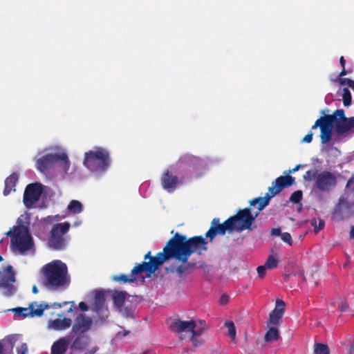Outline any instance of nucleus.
Returning a JSON list of instances; mask_svg holds the SVG:
<instances>
[{"mask_svg":"<svg viewBox=\"0 0 354 354\" xmlns=\"http://www.w3.org/2000/svg\"><path fill=\"white\" fill-rule=\"evenodd\" d=\"M207 241L202 236L187 238L185 235L176 232L167 241L162 252L153 257L149 251L145 255L144 259L149 261L137 264L131 270V274L138 275L147 272L149 277L166 261L174 259L181 263L175 270L177 274L181 277L190 272L196 266V263L188 261L190 256L194 253L201 255L203 252L207 250Z\"/></svg>","mask_w":354,"mask_h":354,"instance_id":"1","label":"nucleus"},{"mask_svg":"<svg viewBox=\"0 0 354 354\" xmlns=\"http://www.w3.org/2000/svg\"><path fill=\"white\" fill-rule=\"evenodd\" d=\"M317 127L321 131L322 143L327 144L331 140L333 128L338 134L354 131V117L347 118L343 109H337L333 114L325 115L317 119L311 129L314 130Z\"/></svg>","mask_w":354,"mask_h":354,"instance_id":"2","label":"nucleus"},{"mask_svg":"<svg viewBox=\"0 0 354 354\" xmlns=\"http://www.w3.org/2000/svg\"><path fill=\"white\" fill-rule=\"evenodd\" d=\"M71 282L66 265L54 260L42 268V285L48 290L56 291L67 287Z\"/></svg>","mask_w":354,"mask_h":354,"instance_id":"3","label":"nucleus"},{"mask_svg":"<svg viewBox=\"0 0 354 354\" xmlns=\"http://www.w3.org/2000/svg\"><path fill=\"white\" fill-rule=\"evenodd\" d=\"M261 203L258 198H253L250 201V207L239 209L236 215L228 218L234 230L237 232L251 230L256 218L263 209L260 208Z\"/></svg>","mask_w":354,"mask_h":354,"instance_id":"4","label":"nucleus"},{"mask_svg":"<svg viewBox=\"0 0 354 354\" xmlns=\"http://www.w3.org/2000/svg\"><path fill=\"white\" fill-rule=\"evenodd\" d=\"M84 165L92 173L101 175L111 165L110 153L102 147H95L84 153Z\"/></svg>","mask_w":354,"mask_h":354,"instance_id":"5","label":"nucleus"},{"mask_svg":"<svg viewBox=\"0 0 354 354\" xmlns=\"http://www.w3.org/2000/svg\"><path fill=\"white\" fill-rule=\"evenodd\" d=\"M303 178L306 181L313 180V189L324 193L331 191L337 183L336 176L332 172L323 171L318 173L315 169L307 171Z\"/></svg>","mask_w":354,"mask_h":354,"instance_id":"6","label":"nucleus"},{"mask_svg":"<svg viewBox=\"0 0 354 354\" xmlns=\"http://www.w3.org/2000/svg\"><path fill=\"white\" fill-rule=\"evenodd\" d=\"M6 235L11 236L12 249L21 254L32 250L34 247V242L27 226L17 225L14 227L13 232L10 230Z\"/></svg>","mask_w":354,"mask_h":354,"instance_id":"7","label":"nucleus"},{"mask_svg":"<svg viewBox=\"0 0 354 354\" xmlns=\"http://www.w3.org/2000/svg\"><path fill=\"white\" fill-rule=\"evenodd\" d=\"M71 224L68 222L60 223L54 225L50 230L48 239V246L55 250H64L69 239L68 232Z\"/></svg>","mask_w":354,"mask_h":354,"instance_id":"8","label":"nucleus"},{"mask_svg":"<svg viewBox=\"0 0 354 354\" xmlns=\"http://www.w3.org/2000/svg\"><path fill=\"white\" fill-rule=\"evenodd\" d=\"M295 183V178L292 176H281L272 182V186L268 187V193L264 197H258L261 201V209H264L268 204L271 198L279 194L285 187H288Z\"/></svg>","mask_w":354,"mask_h":354,"instance_id":"9","label":"nucleus"},{"mask_svg":"<svg viewBox=\"0 0 354 354\" xmlns=\"http://www.w3.org/2000/svg\"><path fill=\"white\" fill-rule=\"evenodd\" d=\"M16 273L11 265L0 268V292L6 297L13 296L17 290Z\"/></svg>","mask_w":354,"mask_h":354,"instance_id":"10","label":"nucleus"},{"mask_svg":"<svg viewBox=\"0 0 354 354\" xmlns=\"http://www.w3.org/2000/svg\"><path fill=\"white\" fill-rule=\"evenodd\" d=\"M62 161L66 171L69 168L70 163L66 153H48L39 158L36 162L37 169L41 173H46L56 162Z\"/></svg>","mask_w":354,"mask_h":354,"instance_id":"11","label":"nucleus"},{"mask_svg":"<svg viewBox=\"0 0 354 354\" xmlns=\"http://www.w3.org/2000/svg\"><path fill=\"white\" fill-rule=\"evenodd\" d=\"M176 165L180 168L187 169L189 172L197 174L204 168L205 162L198 157L185 154L178 159Z\"/></svg>","mask_w":354,"mask_h":354,"instance_id":"12","label":"nucleus"},{"mask_svg":"<svg viewBox=\"0 0 354 354\" xmlns=\"http://www.w3.org/2000/svg\"><path fill=\"white\" fill-rule=\"evenodd\" d=\"M43 192L42 185L39 183H35L28 185L24 193V204L30 209L37 202Z\"/></svg>","mask_w":354,"mask_h":354,"instance_id":"13","label":"nucleus"},{"mask_svg":"<svg viewBox=\"0 0 354 354\" xmlns=\"http://www.w3.org/2000/svg\"><path fill=\"white\" fill-rule=\"evenodd\" d=\"M50 306L44 302L37 305V302H32L28 308H15L12 309L17 315L20 317H41L46 309L50 308Z\"/></svg>","mask_w":354,"mask_h":354,"instance_id":"14","label":"nucleus"},{"mask_svg":"<svg viewBox=\"0 0 354 354\" xmlns=\"http://www.w3.org/2000/svg\"><path fill=\"white\" fill-rule=\"evenodd\" d=\"M234 231L231 223L227 218L223 223H220L218 218H214L211 222V227L209 230L205 233V236L212 241L216 235H224L226 231Z\"/></svg>","mask_w":354,"mask_h":354,"instance_id":"15","label":"nucleus"},{"mask_svg":"<svg viewBox=\"0 0 354 354\" xmlns=\"http://www.w3.org/2000/svg\"><path fill=\"white\" fill-rule=\"evenodd\" d=\"M93 324L91 318L84 314H80L75 319L72 326V333L75 334H83L88 332Z\"/></svg>","mask_w":354,"mask_h":354,"instance_id":"16","label":"nucleus"},{"mask_svg":"<svg viewBox=\"0 0 354 354\" xmlns=\"http://www.w3.org/2000/svg\"><path fill=\"white\" fill-rule=\"evenodd\" d=\"M161 185L164 189L168 192H174L181 183L179 178L173 174L169 169L165 170L161 176Z\"/></svg>","mask_w":354,"mask_h":354,"instance_id":"17","label":"nucleus"},{"mask_svg":"<svg viewBox=\"0 0 354 354\" xmlns=\"http://www.w3.org/2000/svg\"><path fill=\"white\" fill-rule=\"evenodd\" d=\"M196 328V323L194 321H181L175 319L170 324V329L175 333H181L183 332L192 333L193 336V330Z\"/></svg>","mask_w":354,"mask_h":354,"instance_id":"18","label":"nucleus"},{"mask_svg":"<svg viewBox=\"0 0 354 354\" xmlns=\"http://www.w3.org/2000/svg\"><path fill=\"white\" fill-rule=\"evenodd\" d=\"M351 208L350 203L345 198L340 197L334 209L333 217L337 221L344 220L345 217L348 216Z\"/></svg>","mask_w":354,"mask_h":354,"instance_id":"19","label":"nucleus"},{"mask_svg":"<svg viewBox=\"0 0 354 354\" xmlns=\"http://www.w3.org/2000/svg\"><path fill=\"white\" fill-rule=\"evenodd\" d=\"M17 340L16 335H10L0 340V354H12Z\"/></svg>","mask_w":354,"mask_h":354,"instance_id":"20","label":"nucleus"},{"mask_svg":"<svg viewBox=\"0 0 354 354\" xmlns=\"http://www.w3.org/2000/svg\"><path fill=\"white\" fill-rule=\"evenodd\" d=\"M70 344L68 337H64L56 340L50 348V354H65Z\"/></svg>","mask_w":354,"mask_h":354,"instance_id":"21","label":"nucleus"},{"mask_svg":"<svg viewBox=\"0 0 354 354\" xmlns=\"http://www.w3.org/2000/svg\"><path fill=\"white\" fill-rule=\"evenodd\" d=\"M105 304V295L103 291L98 290L95 293L94 302L93 304V310L97 313H102L104 310Z\"/></svg>","mask_w":354,"mask_h":354,"instance_id":"22","label":"nucleus"},{"mask_svg":"<svg viewBox=\"0 0 354 354\" xmlns=\"http://www.w3.org/2000/svg\"><path fill=\"white\" fill-rule=\"evenodd\" d=\"M72 324L71 318L64 317L50 321V326L55 330H64L70 328Z\"/></svg>","mask_w":354,"mask_h":354,"instance_id":"23","label":"nucleus"},{"mask_svg":"<svg viewBox=\"0 0 354 354\" xmlns=\"http://www.w3.org/2000/svg\"><path fill=\"white\" fill-rule=\"evenodd\" d=\"M18 174L12 173L5 180V187L3 189V195L8 196L12 191H15V186L18 181Z\"/></svg>","mask_w":354,"mask_h":354,"instance_id":"24","label":"nucleus"},{"mask_svg":"<svg viewBox=\"0 0 354 354\" xmlns=\"http://www.w3.org/2000/svg\"><path fill=\"white\" fill-rule=\"evenodd\" d=\"M90 339L88 336L78 335L73 341L71 348L78 351H84L89 344Z\"/></svg>","mask_w":354,"mask_h":354,"instance_id":"25","label":"nucleus"},{"mask_svg":"<svg viewBox=\"0 0 354 354\" xmlns=\"http://www.w3.org/2000/svg\"><path fill=\"white\" fill-rule=\"evenodd\" d=\"M280 337L279 330L276 326H271L266 333L264 341L266 342H272L277 341Z\"/></svg>","mask_w":354,"mask_h":354,"instance_id":"26","label":"nucleus"},{"mask_svg":"<svg viewBox=\"0 0 354 354\" xmlns=\"http://www.w3.org/2000/svg\"><path fill=\"white\" fill-rule=\"evenodd\" d=\"M207 329L205 320H199L196 328L193 330V336L191 337V341H196V337L201 336Z\"/></svg>","mask_w":354,"mask_h":354,"instance_id":"27","label":"nucleus"},{"mask_svg":"<svg viewBox=\"0 0 354 354\" xmlns=\"http://www.w3.org/2000/svg\"><path fill=\"white\" fill-rule=\"evenodd\" d=\"M283 314L272 310L269 315V319L267 322V325H273V326L277 327L280 324V322L282 319Z\"/></svg>","mask_w":354,"mask_h":354,"instance_id":"28","label":"nucleus"},{"mask_svg":"<svg viewBox=\"0 0 354 354\" xmlns=\"http://www.w3.org/2000/svg\"><path fill=\"white\" fill-rule=\"evenodd\" d=\"M67 209L71 213L77 214L83 211V205L79 201L72 200L68 205Z\"/></svg>","mask_w":354,"mask_h":354,"instance_id":"29","label":"nucleus"},{"mask_svg":"<svg viewBox=\"0 0 354 354\" xmlns=\"http://www.w3.org/2000/svg\"><path fill=\"white\" fill-rule=\"evenodd\" d=\"M113 280L118 282H121L122 283H125L127 282L133 283L137 280V277L136 275H133L131 273L130 277L127 274H121L119 275L114 276L113 277Z\"/></svg>","mask_w":354,"mask_h":354,"instance_id":"30","label":"nucleus"},{"mask_svg":"<svg viewBox=\"0 0 354 354\" xmlns=\"http://www.w3.org/2000/svg\"><path fill=\"white\" fill-rule=\"evenodd\" d=\"M126 297V292H115L113 297L114 305L118 308L122 307L124 303Z\"/></svg>","mask_w":354,"mask_h":354,"instance_id":"31","label":"nucleus"},{"mask_svg":"<svg viewBox=\"0 0 354 354\" xmlns=\"http://www.w3.org/2000/svg\"><path fill=\"white\" fill-rule=\"evenodd\" d=\"M315 354H330L329 348L326 344L316 343L314 346Z\"/></svg>","mask_w":354,"mask_h":354,"instance_id":"32","label":"nucleus"},{"mask_svg":"<svg viewBox=\"0 0 354 354\" xmlns=\"http://www.w3.org/2000/svg\"><path fill=\"white\" fill-rule=\"evenodd\" d=\"M225 326L228 329V335L232 340L236 337V328L232 321H226L225 322Z\"/></svg>","mask_w":354,"mask_h":354,"instance_id":"33","label":"nucleus"},{"mask_svg":"<svg viewBox=\"0 0 354 354\" xmlns=\"http://www.w3.org/2000/svg\"><path fill=\"white\" fill-rule=\"evenodd\" d=\"M342 100L343 104L345 106H348L351 105L352 97L350 91L347 88H344L343 89Z\"/></svg>","mask_w":354,"mask_h":354,"instance_id":"34","label":"nucleus"},{"mask_svg":"<svg viewBox=\"0 0 354 354\" xmlns=\"http://www.w3.org/2000/svg\"><path fill=\"white\" fill-rule=\"evenodd\" d=\"M279 264V261L272 255H270L265 263V266L268 269H272L277 268Z\"/></svg>","mask_w":354,"mask_h":354,"instance_id":"35","label":"nucleus"},{"mask_svg":"<svg viewBox=\"0 0 354 354\" xmlns=\"http://www.w3.org/2000/svg\"><path fill=\"white\" fill-rule=\"evenodd\" d=\"M303 193L301 190H297L294 192L290 197V201L293 203H299L302 199Z\"/></svg>","mask_w":354,"mask_h":354,"instance_id":"36","label":"nucleus"},{"mask_svg":"<svg viewBox=\"0 0 354 354\" xmlns=\"http://www.w3.org/2000/svg\"><path fill=\"white\" fill-rule=\"evenodd\" d=\"M285 306H286L285 302L283 300L277 299L276 301L275 308L273 310L283 315L284 310H285Z\"/></svg>","mask_w":354,"mask_h":354,"instance_id":"37","label":"nucleus"},{"mask_svg":"<svg viewBox=\"0 0 354 354\" xmlns=\"http://www.w3.org/2000/svg\"><path fill=\"white\" fill-rule=\"evenodd\" d=\"M68 304H71V306L67 310V313H72L73 311V308H75V302L74 301H64L63 303L55 302L52 306H57L58 308L62 307V306L67 305Z\"/></svg>","mask_w":354,"mask_h":354,"instance_id":"38","label":"nucleus"},{"mask_svg":"<svg viewBox=\"0 0 354 354\" xmlns=\"http://www.w3.org/2000/svg\"><path fill=\"white\" fill-rule=\"evenodd\" d=\"M339 83L342 85L346 84L354 91V80L349 78H340Z\"/></svg>","mask_w":354,"mask_h":354,"instance_id":"39","label":"nucleus"},{"mask_svg":"<svg viewBox=\"0 0 354 354\" xmlns=\"http://www.w3.org/2000/svg\"><path fill=\"white\" fill-rule=\"evenodd\" d=\"M281 239L283 242L289 244L290 245H292V236L290 233H288V232L282 233L281 234Z\"/></svg>","mask_w":354,"mask_h":354,"instance_id":"40","label":"nucleus"},{"mask_svg":"<svg viewBox=\"0 0 354 354\" xmlns=\"http://www.w3.org/2000/svg\"><path fill=\"white\" fill-rule=\"evenodd\" d=\"M324 221L322 219L319 221V225L317 226V221L315 219L313 220L311 222V225L314 226L315 230L317 232L318 231L322 230L324 227Z\"/></svg>","mask_w":354,"mask_h":354,"instance_id":"41","label":"nucleus"},{"mask_svg":"<svg viewBox=\"0 0 354 354\" xmlns=\"http://www.w3.org/2000/svg\"><path fill=\"white\" fill-rule=\"evenodd\" d=\"M337 308L341 312H346L349 310V306L346 301L340 300L337 302Z\"/></svg>","mask_w":354,"mask_h":354,"instance_id":"42","label":"nucleus"},{"mask_svg":"<svg viewBox=\"0 0 354 354\" xmlns=\"http://www.w3.org/2000/svg\"><path fill=\"white\" fill-rule=\"evenodd\" d=\"M28 351V349L26 343H21V345L17 348V354H27Z\"/></svg>","mask_w":354,"mask_h":354,"instance_id":"43","label":"nucleus"},{"mask_svg":"<svg viewBox=\"0 0 354 354\" xmlns=\"http://www.w3.org/2000/svg\"><path fill=\"white\" fill-rule=\"evenodd\" d=\"M268 268L266 267L265 265L263 266H258L257 268V273H258V275L260 278H263L265 277L266 274V270Z\"/></svg>","mask_w":354,"mask_h":354,"instance_id":"44","label":"nucleus"},{"mask_svg":"<svg viewBox=\"0 0 354 354\" xmlns=\"http://www.w3.org/2000/svg\"><path fill=\"white\" fill-rule=\"evenodd\" d=\"M346 188L351 189L353 192H354V174L348 180L346 185Z\"/></svg>","mask_w":354,"mask_h":354,"instance_id":"45","label":"nucleus"},{"mask_svg":"<svg viewBox=\"0 0 354 354\" xmlns=\"http://www.w3.org/2000/svg\"><path fill=\"white\" fill-rule=\"evenodd\" d=\"M312 140H313V133L311 131L309 132L307 135H306L302 140V141L304 142H306V143H310L312 142Z\"/></svg>","mask_w":354,"mask_h":354,"instance_id":"46","label":"nucleus"},{"mask_svg":"<svg viewBox=\"0 0 354 354\" xmlns=\"http://www.w3.org/2000/svg\"><path fill=\"white\" fill-rule=\"evenodd\" d=\"M229 301V296L227 295H222L220 298V303L222 305L227 304Z\"/></svg>","mask_w":354,"mask_h":354,"instance_id":"47","label":"nucleus"},{"mask_svg":"<svg viewBox=\"0 0 354 354\" xmlns=\"http://www.w3.org/2000/svg\"><path fill=\"white\" fill-rule=\"evenodd\" d=\"M78 306L80 309L82 311H87L88 310L87 304L84 301L80 302Z\"/></svg>","mask_w":354,"mask_h":354,"instance_id":"48","label":"nucleus"},{"mask_svg":"<svg viewBox=\"0 0 354 354\" xmlns=\"http://www.w3.org/2000/svg\"><path fill=\"white\" fill-rule=\"evenodd\" d=\"M281 234L280 228H272L271 230V235L272 236H281Z\"/></svg>","mask_w":354,"mask_h":354,"instance_id":"49","label":"nucleus"},{"mask_svg":"<svg viewBox=\"0 0 354 354\" xmlns=\"http://www.w3.org/2000/svg\"><path fill=\"white\" fill-rule=\"evenodd\" d=\"M303 165H297L292 169L289 170L288 174H292L297 171Z\"/></svg>","mask_w":354,"mask_h":354,"instance_id":"50","label":"nucleus"},{"mask_svg":"<svg viewBox=\"0 0 354 354\" xmlns=\"http://www.w3.org/2000/svg\"><path fill=\"white\" fill-rule=\"evenodd\" d=\"M350 73V71H348L346 70L345 67L342 68V71L340 72L339 76V77H343V76H345L347 74Z\"/></svg>","mask_w":354,"mask_h":354,"instance_id":"51","label":"nucleus"},{"mask_svg":"<svg viewBox=\"0 0 354 354\" xmlns=\"http://www.w3.org/2000/svg\"><path fill=\"white\" fill-rule=\"evenodd\" d=\"M339 63L342 68L345 67L346 60L343 56H341L339 58Z\"/></svg>","mask_w":354,"mask_h":354,"instance_id":"52","label":"nucleus"},{"mask_svg":"<svg viewBox=\"0 0 354 354\" xmlns=\"http://www.w3.org/2000/svg\"><path fill=\"white\" fill-rule=\"evenodd\" d=\"M350 239H354V225L351 227L350 233H349Z\"/></svg>","mask_w":354,"mask_h":354,"instance_id":"53","label":"nucleus"},{"mask_svg":"<svg viewBox=\"0 0 354 354\" xmlns=\"http://www.w3.org/2000/svg\"><path fill=\"white\" fill-rule=\"evenodd\" d=\"M130 333V331L129 330H124L123 332H119L118 333V335H122L123 337H125L127 336V335H129Z\"/></svg>","mask_w":354,"mask_h":354,"instance_id":"54","label":"nucleus"},{"mask_svg":"<svg viewBox=\"0 0 354 354\" xmlns=\"http://www.w3.org/2000/svg\"><path fill=\"white\" fill-rule=\"evenodd\" d=\"M197 337H196V341L195 342L194 341H192L193 342V344H194V346H198L201 344V342L198 341Z\"/></svg>","mask_w":354,"mask_h":354,"instance_id":"55","label":"nucleus"},{"mask_svg":"<svg viewBox=\"0 0 354 354\" xmlns=\"http://www.w3.org/2000/svg\"><path fill=\"white\" fill-rule=\"evenodd\" d=\"M349 354H354V342L353 344L350 347Z\"/></svg>","mask_w":354,"mask_h":354,"instance_id":"56","label":"nucleus"},{"mask_svg":"<svg viewBox=\"0 0 354 354\" xmlns=\"http://www.w3.org/2000/svg\"><path fill=\"white\" fill-rule=\"evenodd\" d=\"M32 292H33L34 294H37V293H38V292H39V291H38V289H37V286H36L35 285H34V286H32Z\"/></svg>","mask_w":354,"mask_h":354,"instance_id":"57","label":"nucleus"},{"mask_svg":"<svg viewBox=\"0 0 354 354\" xmlns=\"http://www.w3.org/2000/svg\"><path fill=\"white\" fill-rule=\"evenodd\" d=\"M151 352V350L150 349H147L146 351H144L143 352H142L140 354H149Z\"/></svg>","mask_w":354,"mask_h":354,"instance_id":"58","label":"nucleus"},{"mask_svg":"<svg viewBox=\"0 0 354 354\" xmlns=\"http://www.w3.org/2000/svg\"><path fill=\"white\" fill-rule=\"evenodd\" d=\"M3 259L2 256L0 254V262H1V261H3Z\"/></svg>","mask_w":354,"mask_h":354,"instance_id":"59","label":"nucleus"},{"mask_svg":"<svg viewBox=\"0 0 354 354\" xmlns=\"http://www.w3.org/2000/svg\"><path fill=\"white\" fill-rule=\"evenodd\" d=\"M259 207V203H257V205H256V206H255L254 209H257V207Z\"/></svg>","mask_w":354,"mask_h":354,"instance_id":"60","label":"nucleus"}]
</instances>
